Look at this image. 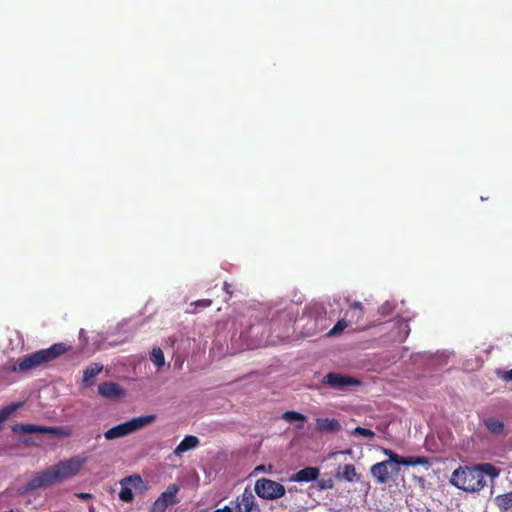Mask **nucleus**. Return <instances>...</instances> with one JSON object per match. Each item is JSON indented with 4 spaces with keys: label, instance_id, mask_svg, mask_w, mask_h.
<instances>
[{
    "label": "nucleus",
    "instance_id": "f257e3e1",
    "mask_svg": "<svg viewBox=\"0 0 512 512\" xmlns=\"http://www.w3.org/2000/svg\"><path fill=\"white\" fill-rule=\"evenodd\" d=\"M87 460L88 458L86 456L76 455L49 466L44 471L36 473L35 476L21 488L20 492L22 494L28 493L70 479L77 475Z\"/></svg>",
    "mask_w": 512,
    "mask_h": 512
},
{
    "label": "nucleus",
    "instance_id": "f03ea898",
    "mask_svg": "<svg viewBox=\"0 0 512 512\" xmlns=\"http://www.w3.org/2000/svg\"><path fill=\"white\" fill-rule=\"evenodd\" d=\"M499 475V470L490 463L478 464L474 467H458L453 471L451 483L455 487L468 491H480L486 485L485 476L491 479Z\"/></svg>",
    "mask_w": 512,
    "mask_h": 512
},
{
    "label": "nucleus",
    "instance_id": "7ed1b4c3",
    "mask_svg": "<svg viewBox=\"0 0 512 512\" xmlns=\"http://www.w3.org/2000/svg\"><path fill=\"white\" fill-rule=\"evenodd\" d=\"M384 454L389 457V460L376 463L370 469L372 477L378 484H385L391 479L392 475H397L400 471L398 465L424 466L429 464V460L425 456L404 457L390 449H384Z\"/></svg>",
    "mask_w": 512,
    "mask_h": 512
},
{
    "label": "nucleus",
    "instance_id": "20e7f679",
    "mask_svg": "<svg viewBox=\"0 0 512 512\" xmlns=\"http://www.w3.org/2000/svg\"><path fill=\"white\" fill-rule=\"evenodd\" d=\"M70 350L71 346L65 343H55L47 349L38 350L19 359L17 364L13 366L12 370L15 372H24L37 368L43 364L57 359Z\"/></svg>",
    "mask_w": 512,
    "mask_h": 512
},
{
    "label": "nucleus",
    "instance_id": "39448f33",
    "mask_svg": "<svg viewBox=\"0 0 512 512\" xmlns=\"http://www.w3.org/2000/svg\"><path fill=\"white\" fill-rule=\"evenodd\" d=\"M155 418V415H144L133 418L129 421H126L124 423H121L108 429L104 433V437L106 440L109 441L125 437L151 424L152 422H154Z\"/></svg>",
    "mask_w": 512,
    "mask_h": 512
},
{
    "label": "nucleus",
    "instance_id": "423d86ee",
    "mask_svg": "<svg viewBox=\"0 0 512 512\" xmlns=\"http://www.w3.org/2000/svg\"><path fill=\"white\" fill-rule=\"evenodd\" d=\"M255 493L263 499H277L285 495V487L271 479L261 478L255 483Z\"/></svg>",
    "mask_w": 512,
    "mask_h": 512
},
{
    "label": "nucleus",
    "instance_id": "0eeeda50",
    "mask_svg": "<svg viewBox=\"0 0 512 512\" xmlns=\"http://www.w3.org/2000/svg\"><path fill=\"white\" fill-rule=\"evenodd\" d=\"M12 431L15 433H23V434H30V433H39V434H49L56 437H68L70 433L67 430H64L60 427H48V426H42V425H35V424H15L12 427Z\"/></svg>",
    "mask_w": 512,
    "mask_h": 512
},
{
    "label": "nucleus",
    "instance_id": "6e6552de",
    "mask_svg": "<svg viewBox=\"0 0 512 512\" xmlns=\"http://www.w3.org/2000/svg\"><path fill=\"white\" fill-rule=\"evenodd\" d=\"M143 484V480L139 475H132L123 478L120 481L121 490L119 492V498L123 502L131 503L134 501V494L132 489H139Z\"/></svg>",
    "mask_w": 512,
    "mask_h": 512
},
{
    "label": "nucleus",
    "instance_id": "1a4fd4ad",
    "mask_svg": "<svg viewBox=\"0 0 512 512\" xmlns=\"http://www.w3.org/2000/svg\"><path fill=\"white\" fill-rule=\"evenodd\" d=\"M322 383L337 390H344L348 386L359 385L360 381L351 376L330 372L324 376Z\"/></svg>",
    "mask_w": 512,
    "mask_h": 512
},
{
    "label": "nucleus",
    "instance_id": "9d476101",
    "mask_svg": "<svg viewBox=\"0 0 512 512\" xmlns=\"http://www.w3.org/2000/svg\"><path fill=\"white\" fill-rule=\"evenodd\" d=\"M256 499L252 491L248 488L241 495H238L231 501V507L234 512H251L256 508Z\"/></svg>",
    "mask_w": 512,
    "mask_h": 512
},
{
    "label": "nucleus",
    "instance_id": "9b49d317",
    "mask_svg": "<svg viewBox=\"0 0 512 512\" xmlns=\"http://www.w3.org/2000/svg\"><path fill=\"white\" fill-rule=\"evenodd\" d=\"M311 318L313 333L321 332L327 327L326 311L322 305L314 304L308 309Z\"/></svg>",
    "mask_w": 512,
    "mask_h": 512
},
{
    "label": "nucleus",
    "instance_id": "f8f14e48",
    "mask_svg": "<svg viewBox=\"0 0 512 512\" xmlns=\"http://www.w3.org/2000/svg\"><path fill=\"white\" fill-rule=\"evenodd\" d=\"M178 491L176 485H170L167 490L155 500L152 505V512H164L168 506L175 503V495Z\"/></svg>",
    "mask_w": 512,
    "mask_h": 512
},
{
    "label": "nucleus",
    "instance_id": "ddd939ff",
    "mask_svg": "<svg viewBox=\"0 0 512 512\" xmlns=\"http://www.w3.org/2000/svg\"><path fill=\"white\" fill-rule=\"evenodd\" d=\"M98 393L107 399H117L125 396V390L115 382H103L99 384Z\"/></svg>",
    "mask_w": 512,
    "mask_h": 512
},
{
    "label": "nucleus",
    "instance_id": "4468645a",
    "mask_svg": "<svg viewBox=\"0 0 512 512\" xmlns=\"http://www.w3.org/2000/svg\"><path fill=\"white\" fill-rule=\"evenodd\" d=\"M320 470L317 467H305L290 477V481L293 482H311L318 478Z\"/></svg>",
    "mask_w": 512,
    "mask_h": 512
},
{
    "label": "nucleus",
    "instance_id": "2eb2a0df",
    "mask_svg": "<svg viewBox=\"0 0 512 512\" xmlns=\"http://www.w3.org/2000/svg\"><path fill=\"white\" fill-rule=\"evenodd\" d=\"M336 478L346 480L348 482H358L360 480V475L357 473L353 464H345L344 466L338 467Z\"/></svg>",
    "mask_w": 512,
    "mask_h": 512
},
{
    "label": "nucleus",
    "instance_id": "dca6fc26",
    "mask_svg": "<svg viewBox=\"0 0 512 512\" xmlns=\"http://www.w3.org/2000/svg\"><path fill=\"white\" fill-rule=\"evenodd\" d=\"M341 429V425L335 418H318L316 420V430L319 432H336Z\"/></svg>",
    "mask_w": 512,
    "mask_h": 512
},
{
    "label": "nucleus",
    "instance_id": "f3484780",
    "mask_svg": "<svg viewBox=\"0 0 512 512\" xmlns=\"http://www.w3.org/2000/svg\"><path fill=\"white\" fill-rule=\"evenodd\" d=\"M484 426L487 430L494 435H506L505 425L502 420H499L494 417L484 418L482 420Z\"/></svg>",
    "mask_w": 512,
    "mask_h": 512
},
{
    "label": "nucleus",
    "instance_id": "a211bd4d",
    "mask_svg": "<svg viewBox=\"0 0 512 512\" xmlns=\"http://www.w3.org/2000/svg\"><path fill=\"white\" fill-rule=\"evenodd\" d=\"M199 445V439L196 436L188 435L185 436L184 439L177 445L174 450L176 455H181L182 453L194 449Z\"/></svg>",
    "mask_w": 512,
    "mask_h": 512
},
{
    "label": "nucleus",
    "instance_id": "6ab92c4d",
    "mask_svg": "<svg viewBox=\"0 0 512 512\" xmlns=\"http://www.w3.org/2000/svg\"><path fill=\"white\" fill-rule=\"evenodd\" d=\"M103 370V365L99 363H92L90 364L84 371H83V383L86 386H90L93 384L94 378Z\"/></svg>",
    "mask_w": 512,
    "mask_h": 512
},
{
    "label": "nucleus",
    "instance_id": "aec40b11",
    "mask_svg": "<svg viewBox=\"0 0 512 512\" xmlns=\"http://www.w3.org/2000/svg\"><path fill=\"white\" fill-rule=\"evenodd\" d=\"M495 504L500 512H512V492L496 496Z\"/></svg>",
    "mask_w": 512,
    "mask_h": 512
},
{
    "label": "nucleus",
    "instance_id": "412c9836",
    "mask_svg": "<svg viewBox=\"0 0 512 512\" xmlns=\"http://www.w3.org/2000/svg\"><path fill=\"white\" fill-rule=\"evenodd\" d=\"M350 315L351 319H355V321H359L363 318L364 308L361 302L355 301L350 304L349 310L346 313V316Z\"/></svg>",
    "mask_w": 512,
    "mask_h": 512
},
{
    "label": "nucleus",
    "instance_id": "4be33fe9",
    "mask_svg": "<svg viewBox=\"0 0 512 512\" xmlns=\"http://www.w3.org/2000/svg\"><path fill=\"white\" fill-rule=\"evenodd\" d=\"M151 361L159 368L165 364L163 351L159 347L153 348L151 352Z\"/></svg>",
    "mask_w": 512,
    "mask_h": 512
},
{
    "label": "nucleus",
    "instance_id": "5701e85b",
    "mask_svg": "<svg viewBox=\"0 0 512 512\" xmlns=\"http://www.w3.org/2000/svg\"><path fill=\"white\" fill-rule=\"evenodd\" d=\"M282 418L288 422L304 421L306 416L296 411H286L283 413Z\"/></svg>",
    "mask_w": 512,
    "mask_h": 512
},
{
    "label": "nucleus",
    "instance_id": "b1692460",
    "mask_svg": "<svg viewBox=\"0 0 512 512\" xmlns=\"http://www.w3.org/2000/svg\"><path fill=\"white\" fill-rule=\"evenodd\" d=\"M348 326V323L345 319H340L334 327L327 333L328 336H335L339 333H341L346 327Z\"/></svg>",
    "mask_w": 512,
    "mask_h": 512
},
{
    "label": "nucleus",
    "instance_id": "393cba45",
    "mask_svg": "<svg viewBox=\"0 0 512 512\" xmlns=\"http://www.w3.org/2000/svg\"><path fill=\"white\" fill-rule=\"evenodd\" d=\"M352 434L353 435L363 436V437H366V438H369V439H371V438H373L375 436V433L371 429L363 428V427H360V426H357L356 428H354Z\"/></svg>",
    "mask_w": 512,
    "mask_h": 512
},
{
    "label": "nucleus",
    "instance_id": "a878e982",
    "mask_svg": "<svg viewBox=\"0 0 512 512\" xmlns=\"http://www.w3.org/2000/svg\"><path fill=\"white\" fill-rule=\"evenodd\" d=\"M317 486L320 490L332 489L334 487V481L332 478L321 479L317 482Z\"/></svg>",
    "mask_w": 512,
    "mask_h": 512
},
{
    "label": "nucleus",
    "instance_id": "bb28decb",
    "mask_svg": "<svg viewBox=\"0 0 512 512\" xmlns=\"http://www.w3.org/2000/svg\"><path fill=\"white\" fill-rule=\"evenodd\" d=\"M497 374L505 381H512V369L507 371H498Z\"/></svg>",
    "mask_w": 512,
    "mask_h": 512
},
{
    "label": "nucleus",
    "instance_id": "cd10ccee",
    "mask_svg": "<svg viewBox=\"0 0 512 512\" xmlns=\"http://www.w3.org/2000/svg\"><path fill=\"white\" fill-rule=\"evenodd\" d=\"M212 304L210 299H202L195 302L196 306L209 307Z\"/></svg>",
    "mask_w": 512,
    "mask_h": 512
},
{
    "label": "nucleus",
    "instance_id": "c85d7f7f",
    "mask_svg": "<svg viewBox=\"0 0 512 512\" xmlns=\"http://www.w3.org/2000/svg\"><path fill=\"white\" fill-rule=\"evenodd\" d=\"M213 512H234V510L230 505H225L222 508L215 509Z\"/></svg>",
    "mask_w": 512,
    "mask_h": 512
},
{
    "label": "nucleus",
    "instance_id": "c756f323",
    "mask_svg": "<svg viewBox=\"0 0 512 512\" xmlns=\"http://www.w3.org/2000/svg\"><path fill=\"white\" fill-rule=\"evenodd\" d=\"M400 326L404 328V330H405L404 338H406L410 331L407 321H401Z\"/></svg>",
    "mask_w": 512,
    "mask_h": 512
},
{
    "label": "nucleus",
    "instance_id": "7c9ffc66",
    "mask_svg": "<svg viewBox=\"0 0 512 512\" xmlns=\"http://www.w3.org/2000/svg\"><path fill=\"white\" fill-rule=\"evenodd\" d=\"M224 290L228 293V294H232L231 291H230V284H228L227 282L224 283Z\"/></svg>",
    "mask_w": 512,
    "mask_h": 512
},
{
    "label": "nucleus",
    "instance_id": "2f4dec72",
    "mask_svg": "<svg viewBox=\"0 0 512 512\" xmlns=\"http://www.w3.org/2000/svg\"><path fill=\"white\" fill-rule=\"evenodd\" d=\"M80 497L85 499V498L90 497V494L83 493V494L80 495Z\"/></svg>",
    "mask_w": 512,
    "mask_h": 512
}]
</instances>
